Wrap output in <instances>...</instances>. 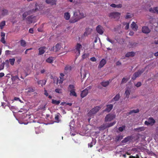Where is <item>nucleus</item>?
<instances>
[{
    "instance_id": "nucleus-18",
    "label": "nucleus",
    "mask_w": 158,
    "mask_h": 158,
    "mask_svg": "<svg viewBox=\"0 0 158 158\" xmlns=\"http://www.w3.org/2000/svg\"><path fill=\"white\" fill-rule=\"evenodd\" d=\"M46 3L50 4L52 5H56V0H46Z\"/></svg>"
},
{
    "instance_id": "nucleus-3",
    "label": "nucleus",
    "mask_w": 158,
    "mask_h": 158,
    "mask_svg": "<svg viewBox=\"0 0 158 158\" xmlns=\"http://www.w3.org/2000/svg\"><path fill=\"white\" fill-rule=\"evenodd\" d=\"M121 13L118 12H113L110 13L108 15L110 19H114L116 20L118 19L120 17Z\"/></svg>"
},
{
    "instance_id": "nucleus-47",
    "label": "nucleus",
    "mask_w": 158,
    "mask_h": 158,
    "mask_svg": "<svg viewBox=\"0 0 158 158\" xmlns=\"http://www.w3.org/2000/svg\"><path fill=\"white\" fill-rule=\"evenodd\" d=\"M79 13L80 15V16H79L80 17V18H81V19L85 17L84 14L83 12H81L79 10Z\"/></svg>"
},
{
    "instance_id": "nucleus-6",
    "label": "nucleus",
    "mask_w": 158,
    "mask_h": 158,
    "mask_svg": "<svg viewBox=\"0 0 158 158\" xmlns=\"http://www.w3.org/2000/svg\"><path fill=\"white\" fill-rule=\"evenodd\" d=\"M73 18L70 20V22L71 23H73L76 22L81 19V18L78 15L77 12H73Z\"/></svg>"
},
{
    "instance_id": "nucleus-26",
    "label": "nucleus",
    "mask_w": 158,
    "mask_h": 158,
    "mask_svg": "<svg viewBox=\"0 0 158 158\" xmlns=\"http://www.w3.org/2000/svg\"><path fill=\"white\" fill-rule=\"evenodd\" d=\"M139 111V110L138 109H137L136 110H131L129 112L127 113V114L128 115H130L132 114L133 113H138Z\"/></svg>"
},
{
    "instance_id": "nucleus-62",
    "label": "nucleus",
    "mask_w": 158,
    "mask_h": 158,
    "mask_svg": "<svg viewBox=\"0 0 158 158\" xmlns=\"http://www.w3.org/2000/svg\"><path fill=\"white\" fill-rule=\"evenodd\" d=\"M110 6L112 7L116 8V5L114 4H112L110 5Z\"/></svg>"
},
{
    "instance_id": "nucleus-52",
    "label": "nucleus",
    "mask_w": 158,
    "mask_h": 158,
    "mask_svg": "<svg viewBox=\"0 0 158 158\" xmlns=\"http://www.w3.org/2000/svg\"><path fill=\"white\" fill-rule=\"evenodd\" d=\"M81 77H83V78H84L86 77V73H81Z\"/></svg>"
},
{
    "instance_id": "nucleus-4",
    "label": "nucleus",
    "mask_w": 158,
    "mask_h": 158,
    "mask_svg": "<svg viewBox=\"0 0 158 158\" xmlns=\"http://www.w3.org/2000/svg\"><path fill=\"white\" fill-rule=\"evenodd\" d=\"M142 69L140 70H139L138 71L135 72L131 78V79L133 80H135L136 78L139 77L140 75L143 73L145 70V69Z\"/></svg>"
},
{
    "instance_id": "nucleus-48",
    "label": "nucleus",
    "mask_w": 158,
    "mask_h": 158,
    "mask_svg": "<svg viewBox=\"0 0 158 158\" xmlns=\"http://www.w3.org/2000/svg\"><path fill=\"white\" fill-rule=\"evenodd\" d=\"M4 65L5 64L4 62L2 63L0 65V70H1L4 69Z\"/></svg>"
},
{
    "instance_id": "nucleus-10",
    "label": "nucleus",
    "mask_w": 158,
    "mask_h": 158,
    "mask_svg": "<svg viewBox=\"0 0 158 158\" xmlns=\"http://www.w3.org/2000/svg\"><path fill=\"white\" fill-rule=\"evenodd\" d=\"M46 49V47L44 46L42 47L39 48L38 50L39 52L38 53V55H41L44 54L45 51Z\"/></svg>"
},
{
    "instance_id": "nucleus-5",
    "label": "nucleus",
    "mask_w": 158,
    "mask_h": 158,
    "mask_svg": "<svg viewBox=\"0 0 158 158\" xmlns=\"http://www.w3.org/2000/svg\"><path fill=\"white\" fill-rule=\"evenodd\" d=\"M35 18V16L30 15L28 16L26 19V20L27 23L30 24L36 22Z\"/></svg>"
},
{
    "instance_id": "nucleus-50",
    "label": "nucleus",
    "mask_w": 158,
    "mask_h": 158,
    "mask_svg": "<svg viewBox=\"0 0 158 158\" xmlns=\"http://www.w3.org/2000/svg\"><path fill=\"white\" fill-rule=\"evenodd\" d=\"M60 45L57 44L55 46V48L56 49V51H58L60 49Z\"/></svg>"
},
{
    "instance_id": "nucleus-56",
    "label": "nucleus",
    "mask_w": 158,
    "mask_h": 158,
    "mask_svg": "<svg viewBox=\"0 0 158 158\" xmlns=\"http://www.w3.org/2000/svg\"><path fill=\"white\" fill-rule=\"evenodd\" d=\"M141 83L140 82H138L135 85V86L137 87H138L141 86Z\"/></svg>"
},
{
    "instance_id": "nucleus-46",
    "label": "nucleus",
    "mask_w": 158,
    "mask_h": 158,
    "mask_svg": "<svg viewBox=\"0 0 158 158\" xmlns=\"http://www.w3.org/2000/svg\"><path fill=\"white\" fill-rule=\"evenodd\" d=\"M130 139V138L129 137H126L124 139V140L122 141V142L124 143H127L129 141Z\"/></svg>"
},
{
    "instance_id": "nucleus-36",
    "label": "nucleus",
    "mask_w": 158,
    "mask_h": 158,
    "mask_svg": "<svg viewBox=\"0 0 158 158\" xmlns=\"http://www.w3.org/2000/svg\"><path fill=\"white\" fill-rule=\"evenodd\" d=\"M130 78L123 77L122 80L121 84L125 83L129 80Z\"/></svg>"
},
{
    "instance_id": "nucleus-21",
    "label": "nucleus",
    "mask_w": 158,
    "mask_h": 158,
    "mask_svg": "<svg viewBox=\"0 0 158 158\" xmlns=\"http://www.w3.org/2000/svg\"><path fill=\"white\" fill-rule=\"evenodd\" d=\"M135 53L133 52H127L125 55L127 57H129L130 56L133 57L135 56Z\"/></svg>"
},
{
    "instance_id": "nucleus-22",
    "label": "nucleus",
    "mask_w": 158,
    "mask_h": 158,
    "mask_svg": "<svg viewBox=\"0 0 158 158\" xmlns=\"http://www.w3.org/2000/svg\"><path fill=\"white\" fill-rule=\"evenodd\" d=\"M145 129V128L144 127H139L135 128L134 130L138 132L144 131Z\"/></svg>"
},
{
    "instance_id": "nucleus-40",
    "label": "nucleus",
    "mask_w": 158,
    "mask_h": 158,
    "mask_svg": "<svg viewBox=\"0 0 158 158\" xmlns=\"http://www.w3.org/2000/svg\"><path fill=\"white\" fill-rule=\"evenodd\" d=\"M123 138V136L122 135H118L115 138V140L117 141H119V140H121Z\"/></svg>"
},
{
    "instance_id": "nucleus-1",
    "label": "nucleus",
    "mask_w": 158,
    "mask_h": 158,
    "mask_svg": "<svg viewBox=\"0 0 158 158\" xmlns=\"http://www.w3.org/2000/svg\"><path fill=\"white\" fill-rule=\"evenodd\" d=\"M43 9V6L42 4L36 3L35 5V8L31 10H29L27 11L24 12L22 15L23 20L26 19V17L27 16L31 14L36 12L40 11Z\"/></svg>"
},
{
    "instance_id": "nucleus-2",
    "label": "nucleus",
    "mask_w": 158,
    "mask_h": 158,
    "mask_svg": "<svg viewBox=\"0 0 158 158\" xmlns=\"http://www.w3.org/2000/svg\"><path fill=\"white\" fill-rule=\"evenodd\" d=\"M101 108V107L99 106H97L92 108L88 113V116L90 117H92L94 114L96 113Z\"/></svg>"
},
{
    "instance_id": "nucleus-33",
    "label": "nucleus",
    "mask_w": 158,
    "mask_h": 158,
    "mask_svg": "<svg viewBox=\"0 0 158 158\" xmlns=\"http://www.w3.org/2000/svg\"><path fill=\"white\" fill-rule=\"evenodd\" d=\"M64 17L66 20L69 19L70 18V15L68 12H66L64 13Z\"/></svg>"
},
{
    "instance_id": "nucleus-57",
    "label": "nucleus",
    "mask_w": 158,
    "mask_h": 158,
    "mask_svg": "<svg viewBox=\"0 0 158 158\" xmlns=\"http://www.w3.org/2000/svg\"><path fill=\"white\" fill-rule=\"evenodd\" d=\"M11 51L9 50H6L5 51V54L6 55H9L10 54Z\"/></svg>"
},
{
    "instance_id": "nucleus-55",
    "label": "nucleus",
    "mask_w": 158,
    "mask_h": 158,
    "mask_svg": "<svg viewBox=\"0 0 158 158\" xmlns=\"http://www.w3.org/2000/svg\"><path fill=\"white\" fill-rule=\"evenodd\" d=\"M90 60L92 62H95L97 60L94 57H92L90 58Z\"/></svg>"
},
{
    "instance_id": "nucleus-41",
    "label": "nucleus",
    "mask_w": 158,
    "mask_h": 158,
    "mask_svg": "<svg viewBox=\"0 0 158 158\" xmlns=\"http://www.w3.org/2000/svg\"><path fill=\"white\" fill-rule=\"evenodd\" d=\"M55 91L56 93L60 94L62 93V89H61L57 88L55 89Z\"/></svg>"
},
{
    "instance_id": "nucleus-28",
    "label": "nucleus",
    "mask_w": 158,
    "mask_h": 158,
    "mask_svg": "<svg viewBox=\"0 0 158 158\" xmlns=\"http://www.w3.org/2000/svg\"><path fill=\"white\" fill-rule=\"evenodd\" d=\"M19 42L20 43L21 45L23 47H25L26 45V41L23 40H21Z\"/></svg>"
},
{
    "instance_id": "nucleus-9",
    "label": "nucleus",
    "mask_w": 158,
    "mask_h": 158,
    "mask_svg": "<svg viewBox=\"0 0 158 158\" xmlns=\"http://www.w3.org/2000/svg\"><path fill=\"white\" fill-rule=\"evenodd\" d=\"M96 30L98 33L100 35H102L103 33V27L101 25H98L96 28Z\"/></svg>"
},
{
    "instance_id": "nucleus-49",
    "label": "nucleus",
    "mask_w": 158,
    "mask_h": 158,
    "mask_svg": "<svg viewBox=\"0 0 158 158\" xmlns=\"http://www.w3.org/2000/svg\"><path fill=\"white\" fill-rule=\"evenodd\" d=\"M71 69V68L70 67L69 65H66L64 68V70L65 71H67L68 70H70Z\"/></svg>"
},
{
    "instance_id": "nucleus-58",
    "label": "nucleus",
    "mask_w": 158,
    "mask_h": 158,
    "mask_svg": "<svg viewBox=\"0 0 158 158\" xmlns=\"http://www.w3.org/2000/svg\"><path fill=\"white\" fill-rule=\"evenodd\" d=\"M129 24L128 23H127L126 24V26L125 27V29L126 30H127L129 28Z\"/></svg>"
},
{
    "instance_id": "nucleus-42",
    "label": "nucleus",
    "mask_w": 158,
    "mask_h": 158,
    "mask_svg": "<svg viewBox=\"0 0 158 158\" xmlns=\"http://www.w3.org/2000/svg\"><path fill=\"white\" fill-rule=\"evenodd\" d=\"M126 126L125 125H123L121 127H120L118 128V130L120 132L123 131L125 128Z\"/></svg>"
},
{
    "instance_id": "nucleus-12",
    "label": "nucleus",
    "mask_w": 158,
    "mask_h": 158,
    "mask_svg": "<svg viewBox=\"0 0 158 158\" xmlns=\"http://www.w3.org/2000/svg\"><path fill=\"white\" fill-rule=\"evenodd\" d=\"M116 123V121H114V122L110 123L108 124V125L107 126H105L104 125H102L100 127V128L101 129H105L107 127H111L114 125Z\"/></svg>"
},
{
    "instance_id": "nucleus-19",
    "label": "nucleus",
    "mask_w": 158,
    "mask_h": 158,
    "mask_svg": "<svg viewBox=\"0 0 158 158\" xmlns=\"http://www.w3.org/2000/svg\"><path fill=\"white\" fill-rule=\"evenodd\" d=\"M5 33L4 32H1V36L2 38L0 40V41L4 44L6 43V41L5 40Z\"/></svg>"
},
{
    "instance_id": "nucleus-31",
    "label": "nucleus",
    "mask_w": 158,
    "mask_h": 158,
    "mask_svg": "<svg viewBox=\"0 0 158 158\" xmlns=\"http://www.w3.org/2000/svg\"><path fill=\"white\" fill-rule=\"evenodd\" d=\"M148 120L149 121L150 125H152L155 123V121L152 118H150L148 119Z\"/></svg>"
},
{
    "instance_id": "nucleus-8",
    "label": "nucleus",
    "mask_w": 158,
    "mask_h": 158,
    "mask_svg": "<svg viewBox=\"0 0 158 158\" xmlns=\"http://www.w3.org/2000/svg\"><path fill=\"white\" fill-rule=\"evenodd\" d=\"M91 86H89L87 87V88L83 90L81 92V96L82 98H83L85 97L88 93V90L89 89H91Z\"/></svg>"
},
{
    "instance_id": "nucleus-59",
    "label": "nucleus",
    "mask_w": 158,
    "mask_h": 158,
    "mask_svg": "<svg viewBox=\"0 0 158 158\" xmlns=\"http://www.w3.org/2000/svg\"><path fill=\"white\" fill-rule=\"evenodd\" d=\"M33 31H34L33 28H31L29 29V32L30 33L33 34Z\"/></svg>"
},
{
    "instance_id": "nucleus-64",
    "label": "nucleus",
    "mask_w": 158,
    "mask_h": 158,
    "mask_svg": "<svg viewBox=\"0 0 158 158\" xmlns=\"http://www.w3.org/2000/svg\"><path fill=\"white\" fill-rule=\"evenodd\" d=\"M156 135L158 136V127L156 128Z\"/></svg>"
},
{
    "instance_id": "nucleus-39",
    "label": "nucleus",
    "mask_w": 158,
    "mask_h": 158,
    "mask_svg": "<svg viewBox=\"0 0 158 158\" xmlns=\"http://www.w3.org/2000/svg\"><path fill=\"white\" fill-rule=\"evenodd\" d=\"M15 61V58L10 59L9 60L10 64L12 65H13L14 64Z\"/></svg>"
},
{
    "instance_id": "nucleus-29",
    "label": "nucleus",
    "mask_w": 158,
    "mask_h": 158,
    "mask_svg": "<svg viewBox=\"0 0 158 158\" xmlns=\"http://www.w3.org/2000/svg\"><path fill=\"white\" fill-rule=\"evenodd\" d=\"M59 113H57L55 115V122L56 123H59L60 120H59Z\"/></svg>"
},
{
    "instance_id": "nucleus-34",
    "label": "nucleus",
    "mask_w": 158,
    "mask_h": 158,
    "mask_svg": "<svg viewBox=\"0 0 158 158\" xmlns=\"http://www.w3.org/2000/svg\"><path fill=\"white\" fill-rule=\"evenodd\" d=\"M35 90V88L31 87L29 88L28 89V91L27 92V94H29L30 93L34 92Z\"/></svg>"
},
{
    "instance_id": "nucleus-54",
    "label": "nucleus",
    "mask_w": 158,
    "mask_h": 158,
    "mask_svg": "<svg viewBox=\"0 0 158 158\" xmlns=\"http://www.w3.org/2000/svg\"><path fill=\"white\" fill-rule=\"evenodd\" d=\"M45 105H40L39 106V109L41 110H44L45 108Z\"/></svg>"
},
{
    "instance_id": "nucleus-13",
    "label": "nucleus",
    "mask_w": 158,
    "mask_h": 158,
    "mask_svg": "<svg viewBox=\"0 0 158 158\" xmlns=\"http://www.w3.org/2000/svg\"><path fill=\"white\" fill-rule=\"evenodd\" d=\"M82 48V45L79 43H77L76 46V49L77 52V56H79L80 54V48Z\"/></svg>"
},
{
    "instance_id": "nucleus-32",
    "label": "nucleus",
    "mask_w": 158,
    "mask_h": 158,
    "mask_svg": "<svg viewBox=\"0 0 158 158\" xmlns=\"http://www.w3.org/2000/svg\"><path fill=\"white\" fill-rule=\"evenodd\" d=\"M6 25V22L5 21H2L0 23V29H2Z\"/></svg>"
},
{
    "instance_id": "nucleus-30",
    "label": "nucleus",
    "mask_w": 158,
    "mask_h": 158,
    "mask_svg": "<svg viewBox=\"0 0 158 158\" xmlns=\"http://www.w3.org/2000/svg\"><path fill=\"white\" fill-rule=\"evenodd\" d=\"M53 60V58L52 57H50L48 58L46 60V61L48 63H51Z\"/></svg>"
},
{
    "instance_id": "nucleus-17",
    "label": "nucleus",
    "mask_w": 158,
    "mask_h": 158,
    "mask_svg": "<svg viewBox=\"0 0 158 158\" xmlns=\"http://www.w3.org/2000/svg\"><path fill=\"white\" fill-rule=\"evenodd\" d=\"M130 89L129 88H127L125 93L126 98H129V95L130 94Z\"/></svg>"
},
{
    "instance_id": "nucleus-44",
    "label": "nucleus",
    "mask_w": 158,
    "mask_h": 158,
    "mask_svg": "<svg viewBox=\"0 0 158 158\" xmlns=\"http://www.w3.org/2000/svg\"><path fill=\"white\" fill-rule=\"evenodd\" d=\"M64 79L63 78H62L61 77H60V79L59 80L58 79L57 80V83H58L59 84H61L63 82V81Z\"/></svg>"
},
{
    "instance_id": "nucleus-37",
    "label": "nucleus",
    "mask_w": 158,
    "mask_h": 158,
    "mask_svg": "<svg viewBox=\"0 0 158 158\" xmlns=\"http://www.w3.org/2000/svg\"><path fill=\"white\" fill-rule=\"evenodd\" d=\"M76 90H74L70 91V96H73L75 97H77V94L75 92Z\"/></svg>"
},
{
    "instance_id": "nucleus-60",
    "label": "nucleus",
    "mask_w": 158,
    "mask_h": 158,
    "mask_svg": "<svg viewBox=\"0 0 158 158\" xmlns=\"http://www.w3.org/2000/svg\"><path fill=\"white\" fill-rule=\"evenodd\" d=\"M144 123L145 125H146L147 126H148L149 125H150V124L148 121H146L144 122Z\"/></svg>"
},
{
    "instance_id": "nucleus-25",
    "label": "nucleus",
    "mask_w": 158,
    "mask_h": 158,
    "mask_svg": "<svg viewBox=\"0 0 158 158\" xmlns=\"http://www.w3.org/2000/svg\"><path fill=\"white\" fill-rule=\"evenodd\" d=\"M46 82V81L44 80H39L37 81L38 85H41L42 86L44 85Z\"/></svg>"
},
{
    "instance_id": "nucleus-27",
    "label": "nucleus",
    "mask_w": 158,
    "mask_h": 158,
    "mask_svg": "<svg viewBox=\"0 0 158 158\" xmlns=\"http://www.w3.org/2000/svg\"><path fill=\"white\" fill-rule=\"evenodd\" d=\"M120 98V95L119 94H117L115 96L114 98L112 99V101H118L119 99Z\"/></svg>"
},
{
    "instance_id": "nucleus-63",
    "label": "nucleus",
    "mask_w": 158,
    "mask_h": 158,
    "mask_svg": "<svg viewBox=\"0 0 158 158\" xmlns=\"http://www.w3.org/2000/svg\"><path fill=\"white\" fill-rule=\"evenodd\" d=\"M116 64L117 66L120 65L121 64V63L119 61H118L116 62Z\"/></svg>"
},
{
    "instance_id": "nucleus-53",
    "label": "nucleus",
    "mask_w": 158,
    "mask_h": 158,
    "mask_svg": "<svg viewBox=\"0 0 158 158\" xmlns=\"http://www.w3.org/2000/svg\"><path fill=\"white\" fill-rule=\"evenodd\" d=\"M9 62L8 60H5V62H4V64L7 67H8Z\"/></svg>"
},
{
    "instance_id": "nucleus-15",
    "label": "nucleus",
    "mask_w": 158,
    "mask_h": 158,
    "mask_svg": "<svg viewBox=\"0 0 158 158\" xmlns=\"http://www.w3.org/2000/svg\"><path fill=\"white\" fill-rule=\"evenodd\" d=\"M158 8L157 7H154L153 8H151L149 9V11L150 12L154 13H156L158 14Z\"/></svg>"
},
{
    "instance_id": "nucleus-45",
    "label": "nucleus",
    "mask_w": 158,
    "mask_h": 158,
    "mask_svg": "<svg viewBox=\"0 0 158 158\" xmlns=\"http://www.w3.org/2000/svg\"><path fill=\"white\" fill-rule=\"evenodd\" d=\"M12 79L13 81H15L17 80H20L19 77L17 76H15L12 77Z\"/></svg>"
},
{
    "instance_id": "nucleus-38",
    "label": "nucleus",
    "mask_w": 158,
    "mask_h": 158,
    "mask_svg": "<svg viewBox=\"0 0 158 158\" xmlns=\"http://www.w3.org/2000/svg\"><path fill=\"white\" fill-rule=\"evenodd\" d=\"M60 102V100L57 101L56 100L52 99V103L53 104H55L56 105H59Z\"/></svg>"
},
{
    "instance_id": "nucleus-51",
    "label": "nucleus",
    "mask_w": 158,
    "mask_h": 158,
    "mask_svg": "<svg viewBox=\"0 0 158 158\" xmlns=\"http://www.w3.org/2000/svg\"><path fill=\"white\" fill-rule=\"evenodd\" d=\"M109 42L111 43L112 44H114V40H111L108 37H107L106 39Z\"/></svg>"
},
{
    "instance_id": "nucleus-20",
    "label": "nucleus",
    "mask_w": 158,
    "mask_h": 158,
    "mask_svg": "<svg viewBox=\"0 0 158 158\" xmlns=\"http://www.w3.org/2000/svg\"><path fill=\"white\" fill-rule=\"evenodd\" d=\"M113 105L112 104L107 105H106V108L105 111L107 112H109L112 109Z\"/></svg>"
},
{
    "instance_id": "nucleus-35",
    "label": "nucleus",
    "mask_w": 158,
    "mask_h": 158,
    "mask_svg": "<svg viewBox=\"0 0 158 158\" xmlns=\"http://www.w3.org/2000/svg\"><path fill=\"white\" fill-rule=\"evenodd\" d=\"M109 84V82L108 81H103L102 82L101 84V85L104 87H106Z\"/></svg>"
},
{
    "instance_id": "nucleus-61",
    "label": "nucleus",
    "mask_w": 158,
    "mask_h": 158,
    "mask_svg": "<svg viewBox=\"0 0 158 158\" xmlns=\"http://www.w3.org/2000/svg\"><path fill=\"white\" fill-rule=\"evenodd\" d=\"M88 146L89 147H90V148H91L93 146L92 142H91V143H89L88 144Z\"/></svg>"
},
{
    "instance_id": "nucleus-43",
    "label": "nucleus",
    "mask_w": 158,
    "mask_h": 158,
    "mask_svg": "<svg viewBox=\"0 0 158 158\" xmlns=\"http://www.w3.org/2000/svg\"><path fill=\"white\" fill-rule=\"evenodd\" d=\"M133 16L131 14L129 13H127V15L126 16V19H128L129 18H131Z\"/></svg>"
},
{
    "instance_id": "nucleus-7",
    "label": "nucleus",
    "mask_w": 158,
    "mask_h": 158,
    "mask_svg": "<svg viewBox=\"0 0 158 158\" xmlns=\"http://www.w3.org/2000/svg\"><path fill=\"white\" fill-rule=\"evenodd\" d=\"M115 118V115L114 114H109L105 118V121H110Z\"/></svg>"
},
{
    "instance_id": "nucleus-11",
    "label": "nucleus",
    "mask_w": 158,
    "mask_h": 158,
    "mask_svg": "<svg viewBox=\"0 0 158 158\" xmlns=\"http://www.w3.org/2000/svg\"><path fill=\"white\" fill-rule=\"evenodd\" d=\"M106 60L104 59H102L100 61L99 64L98 66V68L100 69L103 67L106 64Z\"/></svg>"
},
{
    "instance_id": "nucleus-16",
    "label": "nucleus",
    "mask_w": 158,
    "mask_h": 158,
    "mask_svg": "<svg viewBox=\"0 0 158 158\" xmlns=\"http://www.w3.org/2000/svg\"><path fill=\"white\" fill-rule=\"evenodd\" d=\"M131 28L134 30L136 31L138 29V27L136 24L134 22H133L131 25Z\"/></svg>"
},
{
    "instance_id": "nucleus-23",
    "label": "nucleus",
    "mask_w": 158,
    "mask_h": 158,
    "mask_svg": "<svg viewBox=\"0 0 158 158\" xmlns=\"http://www.w3.org/2000/svg\"><path fill=\"white\" fill-rule=\"evenodd\" d=\"M68 90L69 91L76 90L75 86L73 85H70L68 87Z\"/></svg>"
},
{
    "instance_id": "nucleus-24",
    "label": "nucleus",
    "mask_w": 158,
    "mask_h": 158,
    "mask_svg": "<svg viewBox=\"0 0 158 158\" xmlns=\"http://www.w3.org/2000/svg\"><path fill=\"white\" fill-rule=\"evenodd\" d=\"M8 10L6 9H2L1 12V15L3 16L8 14Z\"/></svg>"
},
{
    "instance_id": "nucleus-14",
    "label": "nucleus",
    "mask_w": 158,
    "mask_h": 158,
    "mask_svg": "<svg viewBox=\"0 0 158 158\" xmlns=\"http://www.w3.org/2000/svg\"><path fill=\"white\" fill-rule=\"evenodd\" d=\"M142 31L143 33L148 34L150 32V30L148 27L144 26L142 27Z\"/></svg>"
}]
</instances>
